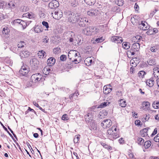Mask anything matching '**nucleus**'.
Masks as SVG:
<instances>
[{
  "label": "nucleus",
  "instance_id": "2f4dec72",
  "mask_svg": "<svg viewBox=\"0 0 159 159\" xmlns=\"http://www.w3.org/2000/svg\"><path fill=\"white\" fill-rule=\"evenodd\" d=\"M151 143L149 141H146L144 143V146L146 149L148 148L151 146Z\"/></svg>",
  "mask_w": 159,
  "mask_h": 159
},
{
  "label": "nucleus",
  "instance_id": "6e6d98bb",
  "mask_svg": "<svg viewBox=\"0 0 159 159\" xmlns=\"http://www.w3.org/2000/svg\"><path fill=\"white\" fill-rule=\"evenodd\" d=\"M154 140L156 142H159V133L154 137Z\"/></svg>",
  "mask_w": 159,
  "mask_h": 159
},
{
  "label": "nucleus",
  "instance_id": "393cba45",
  "mask_svg": "<svg viewBox=\"0 0 159 159\" xmlns=\"http://www.w3.org/2000/svg\"><path fill=\"white\" fill-rule=\"evenodd\" d=\"M84 62L87 66H90L93 62L92 60L91 59V57L87 58L84 61Z\"/></svg>",
  "mask_w": 159,
  "mask_h": 159
},
{
  "label": "nucleus",
  "instance_id": "a878e982",
  "mask_svg": "<svg viewBox=\"0 0 159 159\" xmlns=\"http://www.w3.org/2000/svg\"><path fill=\"white\" fill-rule=\"evenodd\" d=\"M51 69L49 66L45 67L43 70V73L45 75H48L50 72Z\"/></svg>",
  "mask_w": 159,
  "mask_h": 159
},
{
  "label": "nucleus",
  "instance_id": "4c0bfd02",
  "mask_svg": "<svg viewBox=\"0 0 159 159\" xmlns=\"http://www.w3.org/2000/svg\"><path fill=\"white\" fill-rule=\"evenodd\" d=\"M23 17H28L29 18H32L34 17V15L28 13L23 14Z\"/></svg>",
  "mask_w": 159,
  "mask_h": 159
},
{
  "label": "nucleus",
  "instance_id": "473e14b6",
  "mask_svg": "<svg viewBox=\"0 0 159 159\" xmlns=\"http://www.w3.org/2000/svg\"><path fill=\"white\" fill-rule=\"evenodd\" d=\"M110 102H102L99 106L98 108H103L105 107L107 105L110 104Z\"/></svg>",
  "mask_w": 159,
  "mask_h": 159
},
{
  "label": "nucleus",
  "instance_id": "bf43d9fd",
  "mask_svg": "<svg viewBox=\"0 0 159 159\" xmlns=\"http://www.w3.org/2000/svg\"><path fill=\"white\" fill-rule=\"evenodd\" d=\"M116 94L119 97H121L122 95L121 92L120 91H117L116 92Z\"/></svg>",
  "mask_w": 159,
  "mask_h": 159
},
{
  "label": "nucleus",
  "instance_id": "0e129e2a",
  "mask_svg": "<svg viewBox=\"0 0 159 159\" xmlns=\"http://www.w3.org/2000/svg\"><path fill=\"white\" fill-rule=\"evenodd\" d=\"M135 51L131 49V51H128L129 54H131L132 55H134L135 54L134 51Z\"/></svg>",
  "mask_w": 159,
  "mask_h": 159
},
{
  "label": "nucleus",
  "instance_id": "5fc2aeb1",
  "mask_svg": "<svg viewBox=\"0 0 159 159\" xmlns=\"http://www.w3.org/2000/svg\"><path fill=\"white\" fill-rule=\"evenodd\" d=\"M34 31L37 33H39L41 32V30L39 29L38 27H36L34 28Z\"/></svg>",
  "mask_w": 159,
  "mask_h": 159
},
{
  "label": "nucleus",
  "instance_id": "4d7b16f0",
  "mask_svg": "<svg viewBox=\"0 0 159 159\" xmlns=\"http://www.w3.org/2000/svg\"><path fill=\"white\" fill-rule=\"evenodd\" d=\"M150 50L152 52H155L157 51V49L155 47L153 46L150 48Z\"/></svg>",
  "mask_w": 159,
  "mask_h": 159
},
{
  "label": "nucleus",
  "instance_id": "423d86ee",
  "mask_svg": "<svg viewBox=\"0 0 159 159\" xmlns=\"http://www.w3.org/2000/svg\"><path fill=\"white\" fill-rule=\"evenodd\" d=\"M131 21L132 23L134 25H140L141 22L139 17L136 15H133L131 19Z\"/></svg>",
  "mask_w": 159,
  "mask_h": 159
},
{
  "label": "nucleus",
  "instance_id": "ddd939ff",
  "mask_svg": "<svg viewBox=\"0 0 159 159\" xmlns=\"http://www.w3.org/2000/svg\"><path fill=\"white\" fill-rule=\"evenodd\" d=\"M93 118V115L91 113H89L84 116L85 120L87 123H89L92 121H94L92 120Z\"/></svg>",
  "mask_w": 159,
  "mask_h": 159
},
{
  "label": "nucleus",
  "instance_id": "680f3d73",
  "mask_svg": "<svg viewBox=\"0 0 159 159\" xmlns=\"http://www.w3.org/2000/svg\"><path fill=\"white\" fill-rule=\"evenodd\" d=\"M158 11L157 9H155L153 11L150 13V15L152 16H153V15L155 14L156 12Z\"/></svg>",
  "mask_w": 159,
  "mask_h": 159
},
{
  "label": "nucleus",
  "instance_id": "f03ea898",
  "mask_svg": "<svg viewBox=\"0 0 159 159\" xmlns=\"http://www.w3.org/2000/svg\"><path fill=\"white\" fill-rule=\"evenodd\" d=\"M100 32L98 28L95 27L89 26L86 27L83 30V33L87 36L94 35Z\"/></svg>",
  "mask_w": 159,
  "mask_h": 159
},
{
  "label": "nucleus",
  "instance_id": "2eb2a0df",
  "mask_svg": "<svg viewBox=\"0 0 159 159\" xmlns=\"http://www.w3.org/2000/svg\"><path fill=\"white\" fill-rule=\"evenodd\" d=\"M83 20V17L80 14H79V16L77 18V21H76V23H78L80 26H83L84 25Z\"/></svg>",
  "mask_w": 159,
  "mask_h": 159
},
{
  "label": "nucleus",
  "instance_id": "f8f14e48",
  "mask_svg": "<svg viewBox=\"0 0 159 159\" xmlns=\"http://www.w3.org/2000/svg\"><path fill=\"white\" fill-rule=\"evenodd\" d=\"M111 39L112 42L117 43H121L123 41V39L122 37L117 36L112 37Z\"/></svg>",
  "mask_w": 159,
  "mask_h": 159
},
{
  "label": "nucleus",
  "instance_id": "f704fd0d",
  "mask_svg": "<svg viewBox=\"0 0 159 159\" xmlns=\"http://www.w3.org/2000/svg\"><path fill=\"white\" fill-rule=\"evenodd\" d=\"M146 72L145 71L142 70L139 72L138 73V76L141 78H143L144 77V75H145Z\"/></svg>",
  "mask_w": 159,
  "mask_h": 159
},
{
  "label": "nucleus",
  "instance_id": "f257e3e1",
  "mask_svg": "<svg viewBox=\"0 0 159 159\" xmlns=\"http://www.w3.org/2000/svg\"><path fill=\"white\" fill-rule=\"evenodd\" d=\"M80 54L78 52L74 50H71L68 52V56L69 59L72 60L71 61L76 62L75 64L79 63L81 61V57L79 55Z\"/></svg>",
  "mask_w": 159,
  "mask_h": 159
},
{
  "label": "nucleus",
  "instance_id": "c85d7f7f",
  "mask_svg": "<svg viewBox=\"0 0 159 159\" xmlns=\"http://www.w3.org/2000/svg\"><path fill=\"white\" fill-rule=\"evenodd\" d=\"M119 103L120 104V106L122 107H125L126 105V101L122 99L120 100L119 101Z\"/></svg>",
  "mask_w": 159,
  "mask_h": 159
},
{
  "label": "nucleus",
  "instance_id": "052dcab7",
  "mask_svg": "<svg viewBox=\"0 0 159 159\" xmlns=\"http://www.w3.org/2000/svg\"><path fill=\"white\" fill-rule=\"evenodd\" d=\"M49 39L47 36H46L43 39V42L46 43H48V42Z\"/></svg>",
  "mask_w": 159,
  "mask_h": 159
},
{
  "label": "nucleus",
  "instance_id": "37998d69",
  "mask_svg": "<svg viewBox=\"0 0 159 159\" xmlns=\"http://www.w3.org/2000/svg\"><path fill=\"white\" fill-rule=\"evenodd\" d=\"M22 20L20 19H16L13 20V24H16V23H18L19 24H20Z\"/></svg>",
  "mask_w": 159,
  "mask_h": 159
},
{
  "label": "nucleus",
  "instance_id": "cd10ccee",
  "mask_svg": "<svg viewBox=\"0 0 159 159\" xmlns=\"http://www.w3.org/2000/svg\"><path fill=\"white\" fill-rule=\"evenodd\" d=\"M85 2L89 5H92L94 4L96 0H84Z\"/></svg>",
  "mask_w": 159,
  "mask_h": 159
},
{
  "label": "nucleus",
  "instance_id": "412c9836",
  "mask_svg": "<svg viewBox=\"0 0 159 159\" xmlns=\"http://www.w3.org/2000/svg\"><path fill=\"white\" fill-rule=\"evenodd\" d=\"M9 32V29L8 27H4L2 30V35L3 36H6V37H8Z\"/></svg>",
  "mask_w": 159,
  "mask_h": 159
},
{
  "label": "nucleus",
  "instance_id": "dca6fc26",
  "mask_svg": "<svg viewBox=\"0 0 159 159\" xmlns=\"http://www.w3.org/2000/svg\"><path fill=\"white\" fill-rule=\"evenodd\" d=\"M153 75L154 78L156 79H159V68L155 67L153 69Z\"/></svg>",
  "mask_w": 159,
  "mask_h": 159
},
{
  "label": "nucleus",
  "instance_id": "8fccbe9b",
  "mask_svg": "<svg viewBox=\"0 0 159 159\" xmlns=\"http://www.w3.org/2000/svg\"><path fill=\"white\" fill-rule=\"evenodd\" d=\"M148 131V129H147L146 128L144 129H143L142 131V132L143 134H144L143 135V136H145L146 135H147V132Z\"/></svg>",
  "mask_w": 159,
  "mask_h": 159
},
{
  "label": "nucleus",
  "instance_id": "c03bdc74",
  "mask_svg": "<svg viewBox=\"0 0 159 159\" xmlns=\"http://www.w3.org/2000/svg\"><path fill=\"white\" fill-rule=\"evenodd\" d=\"M143 105L145 107L147 108H149L150 106V103L148 102H144L143 103Z\"/></svg>",
  "mask_w": 159,
  "mask_h": 159
},
{
  "label": "nucleus",
  "instance_id": "69168bd1",
  "mask_svg": "<svg viewBox=\"0 0 159 159\" xmlns=\"http://www.w3.org/2000/svg\"><path fill=\"white\" fill-rule=\"evenodd\" d=\"M157 128H156L154 129V131H153V133L151 134V135L152 136H153V135H155L157 133Z\"/></svg>",
  "mask_w": 159,
  "mask_h": 159
},
{
  "label": "nucleus",
  "instance_id": "09e8293b",
  "mask_svg": "<svg viewBox=\"0 0 159 159\" xmlns=\"http://www.w3.org/2000/svg\"><path fill=\"white\" fill-rule=\"evenodd\" d=\"M60 60L62 61H64L66 59V56L65 55H61L60 57Z\"/></svg>",
  "mask_w": 159,
  "mask_h": 159
},
{
  "label": "nucleus",
  "instance_id": "c9c22d12",
  "mask_svg": "<svg viewBox=\"0 0 159 159\" xmlns=\"http://www.w3.org/2000/svg\"><path fill=\"white\" fill-rule=\"evenodd\" d=\"M147 63L149 65L151 66H153L155 64V62L154 59H149Z\"/></svg>",
  "mask_w": 159,
  "mask_h": 159
},
{
  "label": "nucleus",
  "instance_id": "bb28decb",
  "mask_svg": "<svg viewBox=\"0 0 159 159\" xmlns=\"http://www.w3.org/2000/svg\"><path fill=\"white\" fill-rule=\"evenodd\" d=\"M112 90L111 88H108L106 86H104L103 88V93L105 94H108Z\"/></svg>",
  "mask_w": 159,
  "mask_h": 159
},
{
  "label": "nucleus",
  "instance_id": "9d476101",
  "mask_svg": "<svg viewBox=\"0 0 159 159\" xmlns=\"http://www.w3.org/2000/svg\"><path fill=\"white\" fill-rule=\"evenodd\" d=\"M59 6V3L57 0H52L48 4L49 7L52 9L56 8Z\"/></svg>",
  "mask_w": 159,
  "mask_h": 159
},
{
  "label": "nucleus",
  "instance_id": "6e6552de",
  "mask_svg": "<svg viewBox=\"0 0 159 159\" xmlns=\"http://www.w3.org/2000/svg\"><path fill=\"white\" fill-rule=\"evenodd\" d=\"M111 121L110 119L105 120L102 121L101 125L104 128L109 127L112 125Z\"/></svg>",
  "mask_w": 159,
  "mask_h": 159
},
{
  "label": "nucleus",
  "instance_id": "338daca9",
  "mask_svg": "<svg viewBox=\"0 0 159 159\" xmlns=\"http://www.w3.org/2000/svg\"><path fill=\"white\" fill-rule=\"evenodd\" d=\"M134 8L135 9L138 11V10L139 9V6L138 5V4H137V3H135L134 5Z\"/></svg>",
  "mask_w": 159,
  "mask_h": 159
},
{
  "label": "nucleus",
  "instance_id": "0eeeda50",
  "mask_svg": "<svg viewBox=\"0 0 159 159\" xmlns=\"http://www.w3.org/2000/svg\"><path fill=\"white\" fill-rule=\"evenodd\" d=\"M29 72V69L28 66L23 65L19 71L20 73L22 76H25Z\"/></svg>",
  "mask_w": 159,
  "mask_h": 159
},
{
  "label": "nucleus",
  "instance_id": "de8ad7c7",
  "mask_svg": "<svg viewBox=\"0 0 159 159\" xmlns=\"http://www.w3.org/2000/svg\"><path fill=\"white\" fill-rule=\"evenodd\" d=\"M45 53V52L44 51L41 50L39 52L38 54L39 56L44 57Z\"/></svg>",
  "mask_w": 159,
  "mask_h": 159
},
{
  "label": "nucleus",
  "instance_id": "1a4fd4ad",
  "mask_svg": "<svg viewBox=\"0 0 159 159\" xmlns=\"http://www.w3.org/2000/svg\"><path fill=\"white\" fill-rule=\"evenodd\" d=\"M150 26L146 22L143 21H142L141 23L139 26V28L141 30H148L149 29Z\"/></svg>",
  "mask_w": 159,
  "mask_h": 159
},
{
  "label": "nucleus",
  "instance_id": "603ef678",
  "mask_svg": "<svg viewBox=\"0 0 159 159\" xmlns=\"http://www.w3.org/2000/svg\"><path fill=\"white\" fill-rule=\"evenodd\" d=\"M42 25L45 26L46 28L48 29L49 27L48 24L47 22L43 21L42 22Z\"/></svg>",
  "mask_w": 159,
  "mask_h": 159
},
{
  "label": "nucleus",
  "instance_id": "7c9ffc66",
  "mask_svg": "<svg viewBox=\"0 0 159 159\" xmlns=\"http://www.w3.org/2000/svg\"><path fill=\"white\" fill-rule=\"evenodd\" d=\"M142 39L141 36L139 35H137L136 36L133 37V40L135 42H139Z\"/></svg>",
  "mask_w": 159,
  "mask_h": 159
},
{
  "label": "nucleus",
  "instance_id": "e433bc0d",
  "mask_svg": "<svg viewBox=\"0 0 159 159\" xmlns=\"http://www.w3.org/2000/svg\"><path fill=\"white\" fill-rule=\"evenodd\" d=\"M53 53L56 54H58L61 52V49L60 48L57 47L54 48L53 50Z\"/></svg>",
  "mask_w": 159,
  "mask_h": 159
},
{
  "label": "nucleus",
  "instance_id": "6ab92c4d",
  "mask_svg": "<svg viewBox=\"0 0 159 159\" xmlns=\"http://www.w3.org/2000/svg\"><path fill=\"white\" fill-rule=\"evenodd\" d=\"M30 52L26 50H23L20 53V56L21 58H24L28 57Z\"/></svg>",
  "mask_w": 159,
  "mask_h": 159
},
{
  "label": "nucleus",
  "instance_id": "f3484780",
  "mask_svg": "<svg viewBox=\"0 0 159 159\" xmlns=\"http://www.w3.org/2000/svg\"><path fill=\"white\" fill-rule=\"evenodd\" d=\"M98 11L96 10H90L87 12V14L91 16H96L98 13Z\"/></svg>",
  "mask_w": 159,
  "mask_h": 159
},
{
  "label": "nucleus",
  "instance_id": "ea45409f",
  "mask_svg": "<svg viewBox=\"0 0 159 159\" xmlns=\"http://www.w3.org/2000/svg\"><path fill=\"white\" fill-rule=\"evenodd\" d=\"M25 44V43L24 41H21L18 43V48H21L24 47Z\"/></svg>",
  "mask_w": 159,
  "mask_h": 159
},
{
  "label": "nucleus",
  "instance_id": "a18cd8bd",
  "mask_svg": "<svg viewBox=\"0 0 159 159\" xmlns=\"http://www.w3.org/2000/svg\"><path fill=\"white\" fill-rule=\"evenodd\" d=\"M112 10L114 12H117L119 11V8L117 7H112Z\"/></svg>",
  "mask_w": 159,
  "mask_h": 159
},
{
  "label": "nucleus",
  "instance_id": "a211bd4d",
  "mask_svg": "<svg viewBox=\"0 0 159 159\" xmlns=\"http://www.w3.org/2000/svg\"><path fill=\"white\" fill-rule=\"evenodd\" d=\"M154 78H151L147 80L146 81V84L147 85L150 87H152L154 83Z\"/></svg>",
  "mask_w": 159,
  "mask_h": 159
},
{
  "label": "nucleus",
  "instance_id": "58836bf2",
  "mask_svg": "<svg viewBox=\"0 0 159 159\" xmlns=\"http://www.w3.org/2000/svg\"><path fill=\"white\" fill-rule=\"evenodd\" d=\"M80 135L79 134L76 135L74 138V143H77L80 139Z\"/></svg>",
  "mask_w": 159,
  "mask_h": 159
},
{
  "label": "nucleus",
  "instance_id": "39448f33",
  "mask_svg": "<svg viewBox=\"0 0 159 159\" xmlns=\"http://www.w3.org/2000/svg\"><path fill=\"white\" fill-rule=\"evenodd\" d=\"M42 77V76L40 73H36L33 75L31 77L32 82L36 83L40 81Z\"/></svg>",
  "mask_w": 159,
  "mask_h": 159
},
{
  "label": "nucleus",
  "instance_id": "7ed1b4c3",
  "mask_svg": "<svg viewBox=\"0 0 159 159\" xmlns=\"http://www.w3.org/2000/svg\"><path fill=\"white\" fill-rule=\"evenodd\" d=\"M117 132V129L115 126H113L107 130V133L111 136L110 138L111 140L116 139L119 137V134Z\"/></svg>",
  "mask_w": 159,
  "mask_h": 159
},
{
  "label": "nucleus",
  "instance_id": "774afa93",
  "mask_svg": "<svg viewBox=\"0 0 159 159\" xmlns=\"http://www.w3.org/2000/svg\"><path fill=\"white\" fill-rule=\"evenodd\" d=\"M128 155L129 157L131 158H134V156L132 152H129Z\"/></svg>",
  "mask_w": 159,
  "mask_h": 159
},
{
  "label": "nucleus",
  "instance_id": "b1692460",
  "mask_svg": "<svg viewBox=\"0 0 159 159\" xmlns=\"http://www.w3.org/2000/svg\"><path fill=\"white\" fill-rule=\"evenodd\" d=\"M104 40V39L103 38V37H101L100 38H96L95 39L94 38V40H92V42L93 43H98L103 42Z\"/></svg>",
  "mask_w": 159,
  "mask_h": 159
},
{
  "label": "nucleus",
  "instance_id": "4468645a",
  "mask_svg": "<svg viewBox=\"0 0 159 159\" xmlns=\"http://www.w3.org/2000/svg\"><path fill=\"white\" fill-rule=\"evenodd\" d=\"M30 63L31 65L35 68H36L38 67V65L39 63L37 59L34 58L31 60Z\"/></svg>",
  "mask_w": 159,
  "mask_h": 159
},
{
  "label": "nucleus",
  "instance_id": "13d9d810",
  "mask_svg": "<svg viewBox=\"0 0 159 159\" xmlns=\"http://www.w3.org/2000/svg\"><path fill=\"white\" fill-rule=\"evenodd\" d=\"M147 33L148 34L151 35L154 34L152 31V29H149L148 30L147 32Z\"/></svg>",
  "mask_w": 159,
  "mask_h": 159
},
{
  "label": "nucleus",
  "instance_id": "e2e57ef3",
  "mask_svg": "<svg viewBox=\"0 0 159 159\" xmlns=\"http://www.w3.org/2000/svg\"><path fill=\"white\" fill-rule=\"evenodd\" d=\"M39 16H40V18H44L45 17V14L44 13L42 12V11L40 12L39 14Z\"/></svg>",
  "mask_w": 159,
  "mask_h": 159
},
{
  "label": "nucleus",
  "instance_id": "864d4df0",
  "mask_svg": "<svg viewBox=\"0 0 159 159\" xmlns=\"http://www.w3.org/2000/svg\"><path fill=\"white\" fill-rule=\"evenodd\" d=\"M135 124L136 125L139 126L142 125V123L140 120H138L135 121Z\"/></svg>",
  "mask_w": 159,
  "mask_h": 159
},
{
  "label": "nucleus",
  "instance_id": "3c124183",
  "mask_svg": "<svg viewBox=\"0 0 159 159\" xmlns=\"http://www.w3.org/2000/svg\"><path fill=\"white\" fill-rule=\"evenodd\" d=\"M20 24L22 25V26L23 29H24L25 28L27 25L26 22H25V21H24L22 20H21V22Z\"/></svg>",
  "mask_w": 159,
  "mask_h": 159
},
{
  "label": "nucleus",
  "instance_id": "c756f323",
  "mask_svg": "<svg viewBox=\"0 0 159 159\" xmlns=\"http://www.w3.org/2000/svg\"><path fill=\"white\" fill-rule=\"evenodd\" d=\"M152 106L155 109L159 108V101H154L152 104Z\"/></svg>",
  "mask_w": 159,
  "mask_h": 159
},
{
  "label": "nucleus",
  "instance_id": "79ce46f5",
  "mask_svg": "<svg viewBox=\"0 0 159 159\" xmlns=\"http://www.w3.org/2000/svg\"><path fill=\"white\" fill-rule=\"evenodd\" d=\"M69 119L68 116L66 114L63 115L61 117V119L64 120H67Z\"/></svg>",
  "mask_w": 159,
  "mask_h": 159
},
{
  "label": "nucleus",
  "instance_id": "9b49d317",
  "mask_svg": "<svg viewBox=\"0 0 159 159\" xmlns=\"http://www.w3.org/2000/svg\"><path fill=\"white\" fill-rule=\"evenodd\" d=\"M52 16L53 18L55 19L59 20L63 16V13L61 11H55V12L52 13Z\"/></svg>",
  "mask_w": 159,
  "mask_h": 159
},
{
  "label": "nucleus",
  "instance_id": "aec40b11",
  "mask_svg": "<svg viewBox=\"0 0 159 159\" xmlns=\"http://www.w3.org/2000/svg\"><path fill=\"white\" fill-rule=\"evenodd\" d=\"M55 59L53 57H50L47 60V63L48 66H51L55 63Z\"/></svg>",
  "mask_w": 159,
  "mask_h": 159
},
{
  "label": "nucleus",
  "instance_id": "72a5a7b5",
  "mask_svg": "<svg viewBox=\"0 0 159 159\" xmlns=\"http://www.w3.org/2000/svg\"><path fill=\"white\" fill-rule=\"evenodd\" d=\"M137 142L139 144L142 145L143 144L144 140L142 138H138L137 139Z\"/></svg>",
  "mask_w": 159,
  "mask_h": 159
},
{
  "label": "nucleus",
  "instance_id": "5701e85b",
  "mask_svg": "<svg viewBox=\"0 0 159 159\" xmlns=\"http://www.w3.org/2000/svg\"><path fill=\"white\" fill-rule=\"evenodd\" d=\"M140 44L139 43H134L132 46V49L136 51L140 48Z\"/></svg>",
  "mask_w": 159,
  "mask_h": 159
},
{
  "label": "nucleus",
  "instance_id": "20e7f679",
  "mask_svg": "<svg viewBox=\"0 0 159 159\" xmlns=\"http://www.w3.org/2000/svg\"><path fill=\"white\" fill-rule=\"evenodd\" d=\"M79 14L77 13L69 12L67 17L68 21L72 23H76Z\"/></svg>",
  "mask_w": 159,
  "mask_h": 159
},
{
  "label": "nucleus",
  "instance_id": "4be33fe9",
  "mask_svg": "<svg viewBox=\"0 0 159 159\" xmlns=\"http://www.w3.org/2000/svg\"><path fill=\"white\" fill-rule=\"evenodd\" d=\"M79 95V93L78 92L74 93L69 95V98L71 100V101H73L74 99H76L77 98L78 96Z\"/></svg>",
  "mask_w": 159,
  "mask_h": 159
},
{
  "label": "nucleus",
  "instance_id": "a19ab883",
  "mask_svg": "<svg viewBox=\"0 0 159 159\" xmlns=\"http://www.w3.org/2000/svg\"><path fill=\"white\" fill-rule=\"evenodd\" d=\"M7 5L9 8H10L11 9H13L14 8L15 4L12 1H11L8 3Z\"/></svg>",
  "mask_w": 159,
  "mask_h": 159
},
{
  "label": "nucleus",
  "instance_id": "49530a36",
  "mask_svg": "<svg viewBox=\"0 0 159 159\" xmlns=\"http://www.w3.org/2000/svg\"><path fill=\"white\" fill-rule=\"evenodd\" d=\"M122 45L123 47L125 49H128L129 48V45H128L127 43L126 42L123 43Z\"/></svg>",
  "mask_w": 159,
  "mask_h": 159
}]
</instances>
